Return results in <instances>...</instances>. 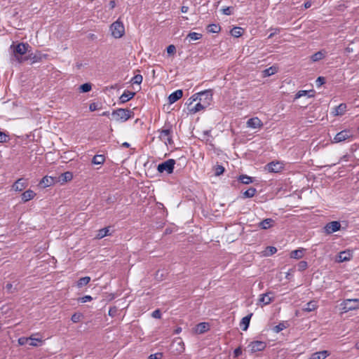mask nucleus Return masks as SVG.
Returning a JSON list of instances; mask_svg holds the SVG:
<instances>
[{"label": "nucleus", "instance_id": "60", "mask_svg": "<svg viewBox=\"0 0 359 359\" xmlns=\"http://www.w3.org/2000/svg\"><path fill=\"white\" fill-rule=\"evenodd\" d=\"M6 289L8 292H10V293L13 292V291H12L13 285L11 283H7L6 285Z\"/></svg>", "mask_w": 359, "mask_h": 359}, {"label": "nucleus", "instance_id": "9", "mask_svg": "<svg viewBox=\"0 0 359 359\" xmlns=\"http://www.w3.org/2000/svg\"><path fill=\"white\" fill-rule=\"evenodd\" d=\"M212 100V93L211 90H205L199 93L198 101L204 104L206 107L210 104Z\"/></svg>", "mask_w": 359, "mask_h": 359}, {"label": "nucleus", "instance_id": "47", "mask_svg": "<svg viewBox=\"0 0 359 359\" xmlns=\"http://www.w3.org/2000/svg\"><path fill=\"white\" fill-rule=\"evenodd\" d=\"M285 325H284V323H279L278 325H276L273 327V330L274 332L276 333H278L280 332V331L283 330L284 329H285Z\"/></svg>", "mask_w": 359, "mask_h": 359}, {"label": "nucleus", "instance_id": "51", "mask_svg": "<svg viewBox=\"0 0 359 359\" xmlns=\"http://www.w3.org/2000/svg\"><path fill=\"white\" fill-rule=\"evenodd\" d=\"M233 7H226V8H224L222 10V12L223 14L224 15H230L232 14L233 13Z\"/></svg>", "mask_w": 359, "mask_h": 359}, {"label": "nucleus", "instance_id": "8", "mask_svg": "<svg viewBox=\"0 0 359 359\" xmlns=\"http://www.w3.org/2000/svg\"><path fill=\"white\" fill-rule=\"evenodd\" d=\"M266 347V343L263 341H251L248 346V348L250 351V353H254L258 351H262L265 349Z\"/></svg>", "mask_w": 359, "mask_h": 359}, {"label": "nucleus", "instance_id": "63", "mask_svg": "<svg viewBox=\"0 0 359 359\" xmlns=\"http://www.w3.org/2000/svg\"><path fill=\"white\" fill-rule=\"evenodd\" d=\"M189 11V7L186 6H183L181 7V11L182 13H186Z\"/></svg>", "mask_w": 359, "mask_h": 359}, {"label": "nucleus", "instance_id": "39", "mask_svg": "<svg viewBox=\"0 0 359 359\" xmlns=\"http://www.w3.org/2000/svg\"><path fill=\"white\" fill-rule=\"evenodd\" d=\"M90 281V278L89 276L82 277L77 281V286L79 287H82L83 286L86 285Z\"/></svg>", "mask_w": 359, "mask_h": 359}, {"label": "nucleus", "instance_id": "20", "mask_svg": "<svg viewBox=\"0 0 359 359\" xmlns=\"http://www.w3.org/2000/svg\"><path fill=\"white\" fill-rule=\"evenodd\" d=\"M207 107L201 102L200 101L196 104L194 106H191V107H189L188 110L190 114H196L204 109H205Z\"/></svg>", "mask_w": 359, "mask_h": 359}, {"label": "nucleus", "instance_id": "49", "mask_svg": "<svg viewBox=\"0 0 359 359\" xmlns=\"http://www.w3.org/2000/svg\"><path fill=\"white\" fill-rule=\"evenodd\" d=\"M91 300H93V297L90 295H85L78 299V302L81 303H86L88 302H90Z\"/></svg>", "mask_w": 359, "mask_h": 359}, {"label": "nucleus", "instance_id": "6", "mask_svg": "<svg viewBox=\"0 0 359 359\" xmlns=\"http://www.w3.org/2000/svg\"><path fill=\"white\" fill-rule=\"evenodd\" d=\"M353 136L352 132L350 130H343L335 135L333 139L331 140L332 143H339L344 142Z\"/></svg>", "mask_w": 359, "mask_h": 359}, {"label": "nucleus", "instance_id": "4", "mask_svg": "<svg viewBox=\"0 0 359 359\" xmlns=\"http://www.w3.org/2000/svg\"><path fill=\"white\" fill-rule=\"evenodd\" d=\"M158 133L159 139L161 141H163L166 145L173 144V140L172 139V130L171 126H169L167 128L159 130Z\"/></svg>", "mask_w": 359, "mask_h": 359}, {"label": "nucleus", "instance_id": "28", "mask_svg": "<svg viewBox=\"0 0 359 359\" xmlns=\"http://www.w3.org/2000/svg\"><path fill=\"white\" fill-rule=\"evenodd\" d=\"M318 307L317 302L316 301H310L303 308V311L306 312H311L316 309Z\"/></svg>", "mask_w": 359, "mask_h": 359}, {"label": "nucleus", "instance_id": "48", "mask_svg": "<svg viewBox=\"0 0 359 359\" xmlns=\"http://www.w3.org/2000/svg\"><path fill=\"white\" fill-rule=\"evenodd\" d=\"M308 267V264L306 261H301L299 262L298 264V270L299 271H304L307 269Z\"/></svg>", "mask_w": 359, "mask_h": 359}, {"label": "nucleus", "instance_id": "58", "mask_svg": "<svg viewBox=\"0 0 359 359\" xmlns=\"http://www.w3.org/2000/svg\"><path fill=\"white\" fill-rule=\"evenodd\" d=\"M234 357H238L242 354V349L241 347L236 348L233 351Z\"/></svg>", "mask_w": 359, "mask_h": 359}, {"label": "nucleus", "instance_id": "30", "mask_svg": "<svg viewBox=\"0 0 359 359\" xmlns=\"http://www.w3.org/2000/svg\"><path fill=\"white\" fill-rule=\"evenodd\" d=\"M34 335H32L30 337H20L18 339V344L20 346H23V345H25L26 344H27L29 341H41V339H39V338H34L33 337Z\"/></svg>", "mask_w": 359, "mask_h": 359}, {"label": "nucleus", "instance_id": "43", "mask_svg": "<svg viewBox=\"0 0 359 359\" xmlns=\"http://www.w3.org/2000/svg\"><path fill=\"white\" fill-rule=\"evenodd\" d=\"M199 98V93L193 95L187 102L186 104L187 105V108L191 107L194 102L198 100Z\"/></svg>", "mask_w": 359, "mask_h": 359}, {"label": "nucleus", "instance_id": "34", "mask_svg": "<svg viewBox=\"0 0 359 359\" xmlns=\"http://www.w3.org/2000/svg\"><path fill=\"white\" fill-rule=\"evenodd\" d=\"M207 30L210 33H218L221 30V27L218 24H210L207 27Z\"/></svg>", "mask_w": 359, "mask_h": 359}, {"label": "nucleus", "instance_id": "57", "mask_svg": "<svg viewBox=\"0 0 359 359\" xmlns=\"http://www.w3.org/2000/svg\"><path fill=\"white\" fill-rule=\"evenodd\" d=\"M176 50L175 46L174 45H169L167 47V53L168 54H173Z\"/></svg>", "mask_w": 359, "mask_h": 359}, {"label": "nucleus", "instance_id": "41", "mask_svg": "<svg viewBox=\"0 0 359 359\" xmlns=\"http://www.w3.org/2000/svg\"><path fill=\"white\" fill-rule=\"evenodd\" d=\"M92 89V85L90 83H86L80 86L79 90L81 93H88Z\"/></svg>", "mask_w": 359, "mask_h": 359}, {"label": "nucleus", "instance_id": "17", "mask_svg": "<svg viewBox=\"0 0 359 359\" xmlns=\"http://www.w3.org/2000/svg\"><path fill=\"white\" fill-rule=\"evenodd\" d=\"M183 95L182 90H177L172 93L168 97V102L170 104H173L180 100Z\"/></svg>", "mask_w": 359, "mask_h": 359}, {"label": "nucleus", "instance_id": "42", "mask_svg": "<svg viewBox=\"0 0 359 359\" xmlns=\"http://www.w3.org/2000/svg\"><path fill=\"white\" fill-rule=\"evenodd\" d=\"M225 169L223 165H216L214 167V171H215V176H219L222 175L224 172Z\"/></svg>", "mask_w": 359, "mask_h": 359}, {"label": "nucleus", "instance_id": "29", "mask_svg": "<svg viewBox=\"0 0 359 359\" xmlns=\"http://www.w3.org/2000/svg\"><path fill=\"white\" fill-rule=\"evenodd\" d=\"M108 235H110L109 227H105L97 231V233L95 236V238L101 239Z\"/></svg>", "mask_w": 359, "mask_h": 359}, {"label": "nucleus", "instance_id": "22", "mask_svg": "<svg viewBox=\"0 0 359 359\" xmlns=\"http://www.w3.org/2000/svg\"><path fill=\"white\" fill-rule=\"evenodd\" d=\"M347 109V105L345 103H341L334 108V111L332 113L334 116H341L344 114Z\"/></svg>", "mask_w": 359, "mask_h": 359}, {"label": "nucleus", "instance_id": "61", "mask_svg": "<svg viewBox=\"0 0 359 359\" xmlns=\"http://www.w3.org/2000/svg\"><path fill=\"white\" fill-rule=\"evenodd\" d=\"M29 345L32 346H39V344L38 343H41L42 341L41 340V341H29Z\"/></svg>", "mask_w": 359, "mask_h": 359}, {"label": "nucleus", "instance_id": "24", "mask_svg": "<svg viewBox=\"0 0 359 359\" xmlns=\"http://www.w3.org/2000/svg\"><path fill=\"white\" fill-rule=\"evenodd\" d=\"M328 355L330 353L327 351H322L312 353L309 359H325Z\"/></svg>", "mask_w": 359, "mask_h": 359}, {"label": "nucleus", "instance_id": "36", "mask_svg": "<svg viewBox=\"0 0 359 359\" xmlns=\"http://www.w3.org/2000/svg\"><path fill=\"white\" fill-rule=\"evenodd\" d=\"M277 72V68L274 66L270 67L263 71L264 76H270Z\"/></svg>", "mask_w": 359, "mask_h": 359}, {"label": "nucleus", "instance_id": "1", "mask_svg": "<svg viewBox=\"0 0 359 359\" xmlns=\"http://www.w3.org/2000/svg\"><path fill=\"white\" fill-rule=\"evenodd\" d=\"M12 51L11 60H15L21 64L27 61V53H29L32 47L27 43H18L16 45L13 43L10 46Z\"/></svg>", "mask_w": 359, "mask_h": 359}, {"label": "nucleus", "instance_id": "44", "mask_svg": "<svg viewBox=\"0 0 359 359\" xmlns=\"http://www.w3.org/2000/svg\"><path fill=\"white\" fill-rule=\"evenodd\" d=\"M277 252V249L273 246H269L264 251V255L266 256L272 255Z\"/></svg>", "mask_w": 359, "mask_h": 359}, {"label": "nucleus", "instance_id": "45", "mask_svg": "<svg viewBox=\"0 0 359 359\" xmlns=\"http://www.w3.org/2000/svg\"><path fill=\"white\" fill-rule=\"evenodd\" d=\"M142 80L143 77L141 74H136L133 77L131 81L135 84H140L142 82Z\"/></svg>", "mask_w": 359, "mask_h": 359}, {"label": "nucleus", "instance_id": "14", "mask_svg": "<svg viewBox=\"0 0 359 359\" xmlns=\"http://www.w3.org/2000/svg\"><path fill=\"white\" fill-rule=\"evenodd\" d=\"M353 257V253L350 250H345L340 252L336 258V262H344L349 261Z\"/></svg>", "mask_w": 359, "mask_h": 359}, {"label": "nucleus", "instance_id": "50", "mask_svg": "<svg viewBox=\"0 0 359 359\" xmlns=\"http://www.w3.org/2000/svg\"><path fill=\"white\" fill-rule=\"evenodd\" d=\"M63 181H70L72 179V174L70 172H66L62 175Z\"/></svg>", "mask_w": 359, "mask_h": 359}, {"label": "nucleus", "instance_id": "10", "mask_svg": "<svg viewBox=\"0 0 359 359\" xmlns=\"http://www.w3.org/2000/svg\"><path fill=\"white\" fill-rule=\"evenodd\" d=\"M47 55L42 54L41 52L38 51L35 53H29L28 55H27V61L30 60L31 63H36L41 62L43 58H46Z\"/></svg>", "mask_w": 359, "mask_h": 359}, {"label": "nucleus", "instance_id": "16", "mask_svg": "<svg viewBox=\"0 0 359 359\" xmlns=\"http://www.w3.org/2000/svg\"><path fill=\"white\" fill-rule=\"evenodd\" d=\"M263 126L262 121L258 117L250 118L247 121V126L251 128H259Z\"/></svg>", "mask_w": 359, "mask_h": 359}, {"label": "nucleus", "instance_id": "33", "mask_svg": "<svg viewBox=\"0 0 359 359\" xmlns=\"http://www.w3.org/2000/svg\"><path fill=\"white\" fill-rule=\"evenodd\" d=\"M105 157L104 155H95L92 159V163L95 165H102L104 163Z\"/></svg>", "mask_w": 359, "mask_h": 359}, {"label": "nucleus", "instance_id": "37", "mask_svg": "<svg viewBox=\"0 0 359 359\" xmlns=\"http://www.w3.org/2000/svg\"><path fill=\"white\" fill-rule=\"evenodd\" d=\"M238 180L244 184H249L253 182L252 177L248 176L246 175H240L238 177Z\"/></svg>", "mask_w": 359, "mask_h": 359}, {"label": "nucleus", "instance_id": "35", "mask_svg": "<svg viewBox=\"0 0 359 359\" xmlns=\"http://www.w3.org/2000/svg\"><path fill=\"white\" fill-rule=\"evenodd\" d=\"M202 38V34L197 32H190L187 36V39L189 40V42L191 41H196Z\"/></svg>", "mask_w": 359, "mask_h": 359}, {"label": "nucleus", "instance_id": "40", "mask_svg": "<svg viewBox=\"0 0 359 359\" xmlns=\"http://www.w3.org/2000/svg\"><path fill=\"white\" fill-rule=\"evenodd\" d=\"M256 192V189L250 187L243 193V198H252L255 196Z\"/></svg>", "mask_w": 359, "mask_h": 359}, {"label": "nucleus", "instance_id": "5", "mask_svg": "<svg viewBox=\"0 0 359 359\" xmlns=\"http://www.w3.org/2000/svg\"><path fill=\"white\" fill-rule=\"evenodd\" d=\"M175 161L174 159H168L158 165L157 170L162 173L166 172L168 174L173 172Z\"/></svg>", "mask_w": 359, "mask_h": 359}, {"label": "nucleus", "instance_id": "31", "mask_svg": "<svg viewBox=\"0 0 359 359\" xmlns=\"http://www.w3.org/2000/svg\"><path fill=\"white\" fill-rule=\"evenodd\" d=\"M209 328H210V325L208 323H205V322L200 323L199 324L197 325L196 331L198 333L202 334V333L207 332L209 330Z\"/></svg>", "mask_w": 359, "mask_h": 359}, {"label": "nucleus", "instance_id": "27", "mask_svg": "<svg viewBox=\"0 0 359 359\" xmlns=\"http://www.w3.org/2000/svg\"><path fill=\"white\" fill-rule=\"evenodd\" d=\"M304 250H305L304 248L294 250L290 252V257L292 259H299L303 257Z\"/></svg>", "mask_w": 359, "mask_h": 359}, {"label": "nucleus", "instance_id": "59", "mask_svg": "<svg viewBox=\"0 0 359 359\" xmlns=\"http://www.w3.org/2000/svg\"><path fill=\"white\" fill-rule=\"evenodd\" d=\"M210 133H211L210 130H205V131H203V138L205 139L206 137H210ZM206 141L208 142L209 139L207 138Z\"/></svg>", "mask_w": 359, "mask_h": 359}, {"label": "nucleus", "instance_id": "55", "mask_svg": "<svg viewBox=\"0 0 359 359\" xmlns=\"http://www.w3.org/2000/svg\"><path fill=\"white\" fill-rule=\"evenodd\" d=\"M151 316L153 318H157V319L161 318V313L160 310L159 309H156V310L152 312V313H151Z\"/></svg>", "mask_w": 359, "mask_h": 359}, {"label": "nucleus", "instance_id": "2", "mask_svg": "<svg viewBox=\"0 0 359 359\" xmlns=\"http://www.w3.org/2000/svg\"><path fill=\"white\" fill-rule=\"evenodd\" d=\"M112 117L117 121L125 122L134 116V112L128 109H118L111 113Z\"/></svg>", "mask_w": 359, "mask_h": 359}, {"label": "nucleus", "instance_id": "12", "mask_svg": "<svg viewBox=\"0 0 359 359\" xmlns=\"http://www.w3.org/2000/svg\"><path fill=\"white\" fill-rule=\"evenodd\" d=\"M273 292H269L265 294H262L259 295V302L262 303L263 305L266 306L269 304L274 300V295Z\"/></svg>", "mask_w": 359, "mask_h": 359}, {"label": "nucleus", "instance_id": "21", "mask_svg": "<svg viewBox=\"0 0 359 359\" xmlns=\"http://www.w3.org/2000/svg\"><path fill=\"white\" fill-rule=\"evenodd\" d=\"M35 196H36V194L34 193V191H32L31 189H28L22 193V194L21 196L22 201L24 203L27 202V201L32 200V198H34Z\"/></svg>", "mask_w": 359, "mask_h": 359}, {"label": "nucleus", "instance_id": "56", "mask_svg": "<svg viewBox=\"0 0 359 359\" xmlns=\"http://www.w3.org/2000/svg\"><path fill=\"white\" fill-rule=\"evenodd\" d=\"M117 312V308L116 306L110 307L109 310V316L113 317L116 315Z\"/></svg>", "mask_w": 359, "mask_h": 359}, {"label": "nucleus", "instance_id": "15", "mask_svg": "<svg viewBox=\"0 0 359 359\" xmlns=\"http://www.w3.org/2000/svg\"><path fill=\"white\" fill-rule=\"evenodd\" d=\"M27 186L26 180L23 178L18 179L13 185V189L16 191H21Z\"/></svg>", "mask_w": 359, "mask_h": 359}, {"label": "nucleus", "instance_id": "19", "mask_svg": "<svg viewBox=\"0 0 359 359\" xmlns=\"http://www.w3.org/2000/svg\"><path fill=\"white\" fill-rule=\"evenodd\" d=\"M275 222L271 218H266L258 224V226L262 229H268L273 226Z\"/></svg>", "mask_w": 359, "mask_h": 359}, {"label": "nucleus", "instance_id": "62", "mask_svg": "<svg viewBox=\"0 0 359 359\" xmlns=\"http://www.w3.org/2000/svg\"><path fill=\"white\" fill-rule=\"evenodd\" d=\"M274 30H275V31H274L273 32H271V33L269 35V36H268V38H269V39L272 38V37H273L276 34H277V33H278V32H280V29H278V28L275 29Z\"/></svg>", "mask_w": 359, "mask_h": 359}, {"label": "nucleus", "instance_id": "32", "mask_svg": "<svg viewBox=\"0 0 359 359\" xmlns=\"http://www.w3.org/2000/svg\"><path fill=\"white\" fill-rule=\"evenodd\" d=\"M54 178L52 177L46 176L42 178L40 182V184L43 185V187H48L52 185L54 183Z\"/></svg>", "mask_w": 359, "mask_h": 359}, {"label": "nucleus", "instance_id": "53", "mask_svg": "<svg viewBox=\"0 0 359 359\" xmlns=\"http://www.w3.org/2000/svg\"><path fill=\"white\" fill-rule=\"evenodd\" d=\"M8 140V135L4 132L0 131V142H6Z\"/></svg>", "mask_w": 359, "mask_h": 359}, {"label": "nucleus", "instance_id": "64", "mask_svg": "<svg viewBox=\"0 0 359 359\" xmlns=\"http://www.w3.org/2000/svg\"><path fill=\"white\" fill-rule=\"evenodd\" d=\"M89 109L91 111H93L96 109V106H95V103H93V104H90V107H89Z\"/></svg>", "mask_w": 359, "mask_h": 359}, {"label": "nucleus", "instance_id": "3", "mask_svg": "<svg viewBox=\"0 0 359 359\" xmlns=\"http://www.w3.org/2000/svg\"><path fill=\"white\" fill-rule=\"evenodd\" d=\"M110 28L112 36L116 39L122 37L125 34L123 24L118 20L112 23Z\"/></svg>", "mask_w": 359, "mask_h": 359}, {"label": "nucleus", "instance_id": "13", "mask_svg": "<svg viewBox=\"0 0 359 359\" xmlns=\"http://www.w3.org/2000/svg\"><path fill=\"white\" fill-rule=\"evenodd\" d=\"M266 169L270 172H280L283 168V165L282 163L279 161H272L271 163H269L266 165Z\"/></svg>", "mask_w": 359, "mask_h": 359}, {"label": "nucleus", "instance_id": "26", "mask_svg": "<svg viewBox=\"0 0 359 359\" xmlns=\"http://www.w3.org/2000/svg\"><path fill=\"white\" fill-rule=\"evenodd\" d=\"M325 50L318 51L311 56V60L313 62H318L325 57Z\"/></svg>", "mask_w": 359, "mask_h": 359}, {"label": "nucleus", "instance_id": "7", "mask_svg": "<svg viewBox=\"0 0 359 359\" xmlns=\"http://www.w3.org/2000/svg\"><path fill=\"white\" fill-rule=\"evenodd\" d=\"M342 310L344 312L353 311L359 309V299H348L344 300L342 304Z\"/></svg>", "mask_w": 359, "mask_h": 359}, {"label": "nucleus", "instance_id": "11", "mask_svg": "<svg viewBox=\"0 0 359 359\" xmlns=\"http://www.w3.org/2000/svg\"><path fill=\"white\" fill-rule=\"evenodd\" d=\"M341 228V224L338 221H333L327 223L325 226V232L331 234L334 232L339 231Z\"/></svg>", "mask_w": 359, "mask_h": 359}, {"label": "nucleus", "instance_id": "18", "mask_svg": "<svg viewBox=\"0 0 359 359\" xmlns=\"http://www.w3.org/2000/svg\"><path fill=\"white\" fill-rule=\"evenodd\" d=\"M135 93L129 90H125L119 97V102L121 104L126 103L130 100L135 96Z\"/></svg>", "mask_w": 359, "mask_h": 359}, {"label": "nucleus", "instance_id": "38", "mask_svg": "<svg viewBox=\"0 0 359 359\" xmlns=\"http://www.w3.org/2000/svg\"><path fill=\"white\" fill-rule=\"evenodd\" d=\"M243 29L239 27H235L231 30V34L234 37H240L242 36Z\"/></svg>", "mask_w": 359, "mask_h": 359}, {"label": "nucleus", "instance_id": "23", "mask_svg": "<svg viewBox=\"0 0 359 359\" xmlns=\"http://www.w3.org/2000/svg\"><path fill=\"white\" fill-rule=\"evenodd\" d=\"M303 96L313 97L314 96V90H299L295 94L294 100H297Z\"/></svg>", "mask_w": 359, "mask_h": 359}, {"label": "nucleus", "instance_id": "46", "mask_svg": "<svg viewBox=\"0 0 359 359\" xmlns=\"http://www.w3.org/2000/svg\"><path fill=\"white\" fill-rule=\"evenodd\" d=\"M82 317V314L80 313H74L71 317V320L73 323H78L81 320V318Z\"/></svg>", "mask_w": 359, "mask_h": 359}, {"label": "nucleus", "instance_id": "25", "mask_svg": "<svg viewBox=\"0 0 359 359\" xmlns=\"http://www.w3.org/2000/svg\"><path fill=\"white\" fill-rule=\"evenodd\" d=\"M252 315L253 314L251 313L242 318V320L241 323V326L243 331H245L248 330L249 325H250V319H251V317L252 316Z\"/></svg>", "mask_w": 359, "mask_h": 359}, {"label": "nucleus", "instance_id": "54", "mask_svg": "<svg viewBox=\"0 0 359 359\" xmlns=\"http://www.w3.org/2000/svg\"><path fill=\"white\" fill-rule=\"evenodd\" d=\"M162 357H163V353H154V354H151L149 356V359H161Z\"/></svg>", "mask_w": 359, "mask_h": 359}, {"label": "nucleus", "instance_id": "52", "mask_svg": "<svg viewBox=\"0 0 359 359\" xmlns=\"http://www.w3.org/2000/svg\"><path fill=\"white\" fill-rule=\"evenodd\" d=\"M325 83V79L323 76H319L316 81V84L317 87L321 86L323 84Z\"/></svg>", "mask_w": 359, "mask_h": 359}]
</instances>
